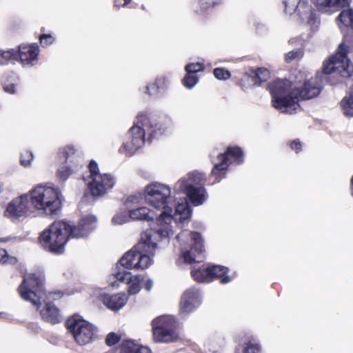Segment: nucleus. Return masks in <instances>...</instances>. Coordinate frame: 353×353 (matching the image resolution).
Here are the masks:
<instances>
[{
  "label": "nucleus",
  "instance_id": "14",
  "mask_svg": "<svg viewBox=\"0 0 353 353\" xmlns=\"http://www.w3.org/2000/svg\"><path fill=\"white\" fill-rule=\"evenodd\" d=\"M152 258L153 256L134 245L121 258L119 264L127 270H144L153 263Z\"/></svg>",
  "mask_w": 353,
  "mask_h": 353
},
{
  "label": "nucleus",
  "instance_id": "37",
  "mask_svg": "<svg viewBox=\"0 0 353 353\" xmlns=\"http://www.w3.org/2000/svg\"><path fill=\"white\" fill-rule=\"evenodd\" d=\"M343 112L348 117H353V91L341 101Z\"/></svg>",
  "mask_w": 353,
  "mask_h": 353
},
{
  "label": "nucleus",
  "instance_id": "41",
  "mask_svg": "<svg viewBox=\"0 0 353 353\" xmlns=\"http://www.w3.org/2000/svg\"><path fill=\"white\" fill-rule=\"evenodd\" d=\"M17 262L15 256L8 254L5 249H0V264L14 265Z\"/></svg>",
  "mask_w": 353,
  "mask_h": 353
},
{
  "label": "nucleus",
  "instance_id": "35",
  "mask_svg": "<svg viewBox=\"0 0 353 353\" xmlns=\"http://www.w3.org/2000/svg\"><path fill=\"white\" fill-rule=\"evenodd\" d=\"M18 60V54L14 49H0V65H7L12 61Z\"/></svg>",
  "mask_w": 353,
  "mask_h": 353
},
{
  "label": "nucleus",
  "instance_id": "9",
  "mask_svg": "<svg viewBox=\"0 0 353 353\" xmlns=\"http://www.w3.org/2000/svg\"><path fill=\"white\" fill-rule=\"evenodd\" d=\"M65 324L74 341L79 345L89 344L97 338V327L79 314L69 317Z\"/></svg>",
  "mask_w": 353,
  "mask_h": 353
},
{
  "label": "nucleus",
  "instance_id": "27",
  "mask_svg": "<svg viewBox=\"0 0 353 353\" xmlns=\"http://www.w3.org/2000/svg\"><path fill=\"white\" fill-rule=\"evenodd\" d=\"M119 353H152V352L148 347L134 340L128 339L123 341L120 345Z\"/></svg>",
  "mask_w": 353,
  "mask_h": 353
},
{
  "label": "nucleus",
  "instance_id": "23",
  "mask_svg": "<svg viewBox=\"0 0 353 353\" xmlns=\"http://www.w3.org/2000/svg\"><path fill=\"white\" fill-rule=\"evenodd\" d=\"M128 301V296L125 293H117L114 294H104L102 302L110 310L118 311L121 310Z\"/></svg>",
  "mask_w": 353,
  "mask_h": 353
},
{
  "label": "nucleus",
  "instance_id": "46",
  "mask_svg": "<svg viewBox=\"0 0 353 353\" xmlns=\"http://www.w3.org/2000/svg\"><path fill=\"white\" fill-rule=\"evenodd\" d=\"M39 39L43 47H48L54 42V37L50 34H43L40 35Z\"/></svg>",
  "mask_w": 353,
  "mask_h": 353
},
{
  "label": "nucleus",
  "instance_id": "2",
  "mask_svg": "<svg viewBox=\"0 0 353 353\" xmlns=\"http://www.w3.org/2000/svg\"><path fill=\"white\" fill-rule=\"evenodd\" d=\"M143 196L148 205L162 210L157 218L158 232L163 236H168L172 232L171 223L173 222L171 188L163 183H151L145 186Z\"/></svg>",
  "mask_w": 353,
  "mask_h": 353
},
{
  "label": "nucleus",
  "instance_id": "25",
  "mask_svg": "<svg viewBox=\"0 0 353 353\" xmlns=\"http://www.w3.org/2000/svg\"><path fill=\"white\" fill-rule=\"evenodd\" d=\"M191 209L186 199H183L181 202H178L175 208V212L172 216L173 217L172 225L178 221L183 223L190 219L191 216Z\"/></svg>",
  "mask_w": 353,
  "mask_h": 353
},
{
  "label": "nucleus",
  "instance_id": "20",
  "mask_svg": "<svg viewBox=\"0 0 353 353\" xmlns=\"http://www.w3.org/2000/svg\"><path fill=\"white\" fill-rule=\"evenodd\" d=\"M18 59L24 67H32L37 64L39 52L37 44H21L18 50Z\"/></svg>",
  "mask_w": 353,
  "mask_h": 353
},
{
  "label": "nucleus",
  "instance_id": "30",
  "mask_svg": "<svg viewBox=\"0 0 353 353\" xmlns=\"http://www.w3.org/2000/svg\"><path fill=\"white\" fill-rule=\"evenodd\" d=\"M337 25L341 31L350 28L353 30V10L352 9L343 10L337 19Z\"/></svg>",
  "mask_w": 353,
  "mask_h": 353
},
{
  "label": "nucleus",
  "instance_id": "28",
  "mask_svg": "<svg viewBox=\"0 0 353 353\" xmlns=\"http://www.w3.org/2000/svg\"><path fill=\"white\" fill-rule=\"evenodd\" d=\"M131 221H151L154 219V213L147 207H139L129 210Z\"/></svg>",
  "mask_w": 353,
  "mask_h": 353
},
{
  "label": "nucleus",
  "instance_id": "17",
  "mask_svg": "<svg viewBox=\"0 0 353 353\" xmlns=\"http://www.w3.org/2000/svg\"><path fill=\"white\" fill-rule=\"evenodd\" d=\"M296 12L301 23L307 26L312 32L316 31L321 24L319 15L314 10L308 0H299Z\"/></svg>",
  "mask_w": 353,
  "mask_h": 353
},
{
  "label": "nucleus",
  "instance_id": "56",
  "mask_svg": "<svg viewBox=\"0 0 353 353\" xmlns=\"http://www.w3.org/2000/svg\"><path fill=\"white\" fill-rule=\"evenodd\" d=\"M284 4L285 6V10H287V4H286V2H284Z\"/></svg>",
  "mask_w": 353,
  "mask_h": 353
},
{
  "label": "nucleus",
  "instance_id": "45",
  "mask_svg": "<svg viewBox=\"0 0 353 353\" xmlns=\"http://www.w3.org/2000/svg\"><path fill=\"white\" fill-rule=\"evenodd\" d=\"M185 70L186 72L196 74L198 72L202 71L203 70V66L200 63H190L185 66Z\"/></svg>",
  "mask_w": 353,
  "mask_h": 353
},
{
  "label": "nucleus",
  "instance_id": "36",
  "mask_svg": "<svg viewBox=\"0 0 353 353\" xmlns=\"http://www.w3.org/2000/svg\"><path fill=\"white\" fill-rule=\"evenodd\" d=\"M251 74L254 78V84L259 85L263 81H267L270 77V72L264 68H259L251 70Z\"/></svg>",
  "mask_w": 353,
  "mask_h": 353
},
{
  "label": "nucleus",
  "instance_id": "16",
  "mask_svg": "<svg viewBox=\"0 0 353 353\" xmlns=\"http://www.w3.org/2000/svg\"><path fill=\"white\" fill-rule=\"evenodd\" d=\"M157 219H156V226L154 230L149 229L141 234L139 241L136 245V248L149 253L151 256H154L155 251L158 246L159 239H168L174 234V226L171 223L172 232L166 236H163L158 232Z\"/></svg>",
  "mask_w": 353,
  "mask_h": 353
},
{
  "label": "nucleus",
  "instance_id": "55",
  "mask_svg": "<svg viewBox=\"0 0 353 353\" xmlns=\"http://www.w3.org/2000/svg\"><path fill=\"white\" fill-rule=\"evenodd\" d=\"M218 350H218V349H216V348H214L213 350H212V351L213 352H217Z\"/></svg>",
  "mask_w": 353,
  "mask_h": 353
},
{
  "label": "nucleus",
  "instance_id": "4",
  "mask_svg": "<svg viewBox=\"0 0 353 353\" xmlns=\"http://www.w3.org/2000/svg\"><path fill=\"white\" fill-rule=\"evenodd\" d=\"M206 181L203 172L194 170L179 179L174 185L176 192L184 194L194 206L203 205L208 194L204 185Z\"/></svg>",
  "mask_w": 353,
  "mask_h": 353
},
{
  "label": "nucleus",
  "instance_id": "18",
  "mask_svg": "<svg viewBox=\"0 0 353 353\" xmlns=\"http://www.w3.org/2000/svg\"><path fill=\"white\" fill-rule=\"evenodd\" d=\"M201 294L199 289L190 288L183 293L180 301V314L186 316L197 309L201 303Z\"/></svg>",
  "mask_w": 353,
  "mask_h": 353
},
{
  "label": "nucleus",
  "instance_id": "21",
  "mask_svg": "<svg viewBox=\"0 0 353 353\" xmlns=\"http://www.w3.org/2000/svg\"><path fill=\"white\" fill-rule=\"evenodd\" d=\"M97 220L94 215H86L83 216L78 225H71L70 235L73 238H83L86 236L97 227Z\"/></svg>",
  "mask_w": 353,
  "mask_h": 353
},
{
  "label": "nucleus",
  "instance_id": "15",
  "mask_svg": "<svg viewBox=\"0 0 353 353\" xmlns=\"http://www.w3.org/2000/svg\"><path fill=\"white\" fill-rule=\"evenodd\" d=\"M34 211V209L28 192L12 199L8 204L4 216L10 219H16L30 216L33 214Z\"/></svg>",
  "mask_w": 353,
  "mask_h": 353
},
{
  "label": "nucleus",
  "instance_id": "22",
  "mask_svg": "<svg viewBox=\"0 0 353 353\" xmlns=\"http://www.w3.org/2000/svg\"><path fill=\"white\" fill-rule=\"evenodd\" d=\"M319 11L331 14L339 9L349 6L351 0H312Z\"/></svg>",
  "mask_w": 353,
  "mask_h": 353
},
{
  "label": "nucleus",
  "instance_id": "1",
  "mask_svg": "<svg viewBox=\"0 0 353 353\" xmlns=\"http://www.w3.org/2000/svg\"><path fill=\"white\" fill-rule=\"evenodd\" d=\"M272 106L282 113L294 114L299 108L300 99H310L318 96L321 87L316 78L304 71L297 72L289 80L277 79L269 85Z\"/></svg>",
  "mask_w": 353,
  "mask_h": 353
},
{
  "label": "nucleus",
  "instance_id": "47",
  "mask_svg": "<svg viewBox=\"0 0 353 353\" xmlns=\"http://www.w3.org/2000/svg\"><path fill=\"white\" fill-rule=\"evenodd\" d=\"M302 57V51L300 50H294L292 51H290L288 52L285 54V61L287 62H290L294 59L300 58Z\"/></svg>",
  "mask_w": 353,
  "mask_h": 353
},
{
  "label": "nucleus",
  "instance_id": "54",
  "mask_svg": "<svg viewBox=\"0 0 353 353\" xmlns=\"http://www.w3.org/2000/svg\"><path fill=\"white\" fill-rule=\"evenodd\" d=\"M115 6H119V3H118V1H114Z\"/></svg>",
  "mask_w": 353,
  "mask_h": 353
},
{
  "label": "nucleus",
  "instance_id": "50",
  "mask_svg": "<svg viewBox=\"0 0 353 353\" xmlns=\"http://www.w3.org/2000/svg\"><path fill=\"white\" fill-rule=\"evenodd\" d=\"M153 285H154V282H153L152 279H146V281L144 283L143 288L146 291L150 292L152 289Z\"/></svg>",
  "mask_w": 353,
  "mask_h": 353
},
{
  "label": "nucleus",
  "instance_id": "10",
  "mask_svg": "<svg viewBox=\"0 0 353 353\" xmlns=\"http://www.w3.org/2000/svg\"><path fill=\"white\" fill-rule=\"evenodd\" d=\"M350 46L345 42L339 46L336 53L323 63V72L325 74L337 73L343 77H350L353 74V64L347 57Z\"/></svg>",
  "mask_w": 353,
  "mask_h": 353
},
{
  "label": "nucleus",
  "instance_id": "19",
  "mask_svg": "<svg viewBox=\"0 0 353 353\" xmlns=\"http://www.w3.org/2000/svg\"><path fill=\"white\" fill-rule=\"evenodd\" d=\"M114 276L117 281L127 284V291L129 295H135L140 292L144 279L143 276L132 275L130 272L124 270H117L114 273Z\"/></svg>",
  "mask_w": 353,
  "mask_h": 353
},
{
  "label": "nucleus",
  "instance_id": "38",
  "mask_svg": "<svg viewBox=\"0 0 353 353\" xmlns=\"http://www.w3.org/2000/svg\"><path fill=\"white\" fill-rule=\"evenodd\" d=\"M129 210H119L112 218V224L114 225H121L128 223L130 221Z\"/></svg>",
  "mask_w": 353,
  "mask_h": 353
},
{
  "label": "nucleus",
  "instance_id": "44",
  "mask_svg": "<svg viewBox=\"0 0 353 353\" xmlns=\"http://www.w3.org/2000/svg\"><path fill=\"white\" fill-rule=\"evenodd\" d=\"M214 77L219 80H226L230 77V72L221 68H218L214 70Z\"/></svg>",
  "mask_w": 353,
  "mask_h": 353
},
{
  "label": "nucleus",
  "instance_id": "24",
  "mask_svg": "<svg viewBox=\"0 0 353 353\" xmlns=\"http://www.w3.org/2000/svg\"><path fill=\"white\" fill-rule=\"evenodd\" d=\"M4 92L10 94H17L20 85L19 77L13 72H6L1 79Z\"/></svg>",
  "mask_w": 353,
  "mask_h": 353
},
{
  "label": "nucleus",
  "instance_id": "40",
  "mask_svg": "<svg viewBox=\"0 0 353 353\" xmlns=\"http://www.w3.org/2000/svg\"><path fill=\"white\" fill-rule=\"evenodd\" d=\"M142 199L141 194H134L128 196L123 202L125 210H129L133 209L132 207L139 204Z\"/></svg>",
  "mask_w": 353,
  "mask_h": 353
},
{
  "label": "nucleus",
  "instance_id": "43",
  "mask_svg": "<svg viewBox=\"0 0 353 353\" xmlns=\"http://www.w3.org/2000/svg\"><path fill=\"white\" fill-rule=\"evenodd\" d=\"M34 159L33 153L31 151L26 150L21 153L20 163L23 167H29Z\"/></svg>",
  "mask_w": 353,
  "mask_h": 353
},
{
  "label": "nucleus",
  "instance_id": "29",
  "mask_svg": "<svg viewBox=\"0 0 353 353\" xmlns=\"http://www.w3.org/2000/svg\"><path fill=\"white\" fill-rule=\"evenodd\" d=\"M191 274L193 279L199 283H208L211 281L210 265H202L194 266Z\"/></svg>",
  "mask_w": 353,
  "mask_h": 353
},
{
  "label": "nucleus",
  "instance_id": "48",
  "mask_svg": "<svg viewBox=\"0 0 353 353\" xmlns=\"http://www.w3.org/2000/svg\"><path fill=\"white\" fill-rule=\"evenodd\" d=\"M119 340V337L114 333H110L106 338V343L108 345H113L116 344Z\"/></svg>",
  "mask_w": 353,
  "mask_h": 353
},
{
  "label": "nucleus",
  "instance_id": "31",
  "mask_svg": "<svg viewBox=\"0 0 353 353\" xmlns=\"http://www.w3.org/2000/svg\"><path fill=\"white\" fill-rule=\"evenodd\" d=\"M228 268L221 265H210L211 281L214 279H219L222 284L231 281L232 279L228 276Z\"/></svg>",
  "mask_w": 353,
  "mask_h": 353
},
{
  "label": "nucleus",
  "instance_id": "32",
  "mask_svg": "<svg viewBox=\"0 0 353 353\" xmlns=\"http://www.w3.org/2000/svg\"><path fill=\"white\" fill-rule=\"evenodd\" d=\"M80 162L66 163L61 165L57 170V177L62 181H65L70 175H72L79 167Z\"/></svg>",
  "mask_w": 353,
  "mask_h": 353
},
{
  "label": "nucleus",
  "instance_id": "11",
  "mask_svg": "<svg viewBox=\"0 0 353 353\" xmlns=\"http://www.w3.org/2000/svg\"><path fill=\"white\" fill-rule=\"evenodd\" d=\"M88 169V185L93 196H103L114 186V177L110 174L100 172L98 164L94 161L90 162Z\"/></svg>",
  "mask_w": 353,
  "mask_h": 353
},
{
  "label": "nucleus",
  "instance_id": "26",
  "mask_svg": "<svg viewBox=\"0 0 353 353\" xmlns=\"http://www.w3.org/2000/svg\"><path fill=\"white\" fill-rule=\"evenodd\" d=\"M41 318L52 324H56L61 321V316L57 307L50 303H46L44 307L40 310Z\"/></svg>",
  "mask_w": 353,
  "mask_h": 353
},
{
  "label": "nucleus",
  "instance_id": "51",
  "mask_svg": "<svg viewBox=\"0 0 353 353\" xmlns=\"http://www.w3.org/2000/svg\"><path fill=\"white\" fill-rule=\"evenodd\" d=\"M214 3V0H201V5L203 9L213 6Z\"/></svg>",
  "mask_w": 353,
  "mask_h": 353
},
{
  "label": "nucleus",
  "instance_id": "12",
  "mask_svg": "<svg viewBox=\"0 0 353 353\" xmlns=\"http://www.w3.org/2000/svg\"><path fill=\"white\" fill-rule=\"evenodd\" d=\"M243 161V154L240 148L236 146L228 147L224 153L218 155L213 161L214 168L212 170V176L215 178L216 182L220 181L225 175L228 167L233 164H239Z\"/></svg>",
  "mask_w": 353,
  "mask_h": 353
},
{
  "label": "nucleus",
  "instance_id": "6",
  "mask_svg": "<svg viewBox=\"0 0 353 353\" xmlns=\"http://www.w3.org/2000/svg\"><path fill=\"white\" fill-rule=\"evenodd\" d=\"M71 225L64 221H57L44 230L39 236L41 246L50 252L61 254L70 235Z\"/></svg>",
  "mask_w": 353,
  "mask_h": 353
},
{
  "label": "nucleus",
  "instance_id": "52",
  "mask_svg": "<svg viewBox=\"0 0 353 353\" xmlns=\"http://www.w3.org/2000/svg\"><path fill=\"white\" fill-rule=\"evenodd\" d=\"M124 1H125V2L123 5V7L127 6L128 3H130L132 1V0H124Z\"/></svg>",
  "mask_w": 353,
  "mask_h": 353
},
{
  "label": "nucleus",
  "instance_id": "8",
  "mask_svg": "<svg viewBox=\"0 0 353 353\" xmlns=\"http://www.w3.org/2000/svg\"><path fill=\"white\" fill-rule=\"evenodd\" d=\"M21 297L34 305H39L46 296L43 290L42 272H28L24 274L22 283L18 288Z\"/></svg>",
  "mask_w": 353,
  "mask_h": 353
},
{
  "label": "nucleus",
  "instance_id": "13",
  "mask_svg": "<svg viewBox=\"0 0 353 353\" xmlns=\"http://www.w3.org/2000/svg\"><path fill=\"white\" fill-rule=\"evenodd\" d=\"M154 340L157 342L168 343L177 339L175 321L172 316H161L152 321Z\"/></svg>",
  "mask_w": 353,
  "mask_h": 353
},
{
  "label": "nucleus",
  "instance_id": "42",
  "mask_svg": "<svg viewBox=\"0 0 353 353\" xmlns=\"http://www.w3.org/2000/svg\"><path fill=\"white\" fill-rule=\"evenodd\" d=\"M199 81V78L195 74L186 72L183 79V84L188 89L192 88Z\"/></svg>",
  "mask_w": 353,
  "mask_h": 353
},
{
  "label": "nucleus",
  "instance_id": "39",
  "mask_svg": "<svg viewBox=\"0 0 353 353\" xmlns=\"http://www.w3.org/2000/svg\"><path fill=\"white\" fill-rule=\"evenodd\" d=\"M166 83L165 77L157 79L156 81L146 86L145 93L149 95H154L163 88Z\"/></svg>",
  "mask_w": 353,
  "mask_h": 353
},
{
  "label": "nucleus",
  "instance_id": "53",
  "mask_svg": "<svg viewBox=\"0 0 353 353\" xmlns=\"http://www.w3.org/2000/svg\"><path fill=\"white\" fill-rule=\"evenodd\" d=\"M54 295H56V294H55V293H54V294L49 293V294H48V299H50L52 296H54Z\"/></svg>",
  "mask_w": 353,
  "mask_h": 353
},
{
  "label": "nucleus",
  "instance_id": "49",
  "mask_svg": "<svg viewBox=\"0 0 353 353\" xmlns=\"http://www.w3.org/2000/svg\"><path fill=\"white\" fill-rule=\"evenodd\" d=\"M301 143L300 141H293L291 143H290V147L292 150H295L296 152H298L299 151H300L301 150Z\"/></svg>",
  "mask_w": 353,
  "mask_h": 353
},
{
  "label": "nucleus",
  "instance_id": "33",
  "mask_svg": "<svg viewBox=\"0 0 353 353\" xmlns=\"http://www.w3.org/2000/svg\"><path fill=\"white\" fill-rule=\"evenodd\" d=\"M236 353H262V350L260 344L252 339L239 345Z\"/></svg>",
  "mask_w": 353,
  "mask_h": 353
},
{
  "label": "nucleus",
  "instance_id": "3",
  "mask_svg": "<svg viewBox=\"0 0 353 353\" xmlns=\"http://www.w3.org/2000/svg\"><path fill=\"white\" fill-rule=\"evenodd\" d=\"M34 210L47 216L56 214L61 208L63 196L54 186L39 184L29 191Z\"/></svg>",
  "mask_w": 353,
  "mask_h": 353
},
{
  "label": "nucleus",
  "instance_id": "7",
  "mask_svg": "<svg viewBox=\"0 0 353 353\" xmlns=\"http://www.w3.org/2000/svg\"><path fill=\"white\" fill-rule=\"evenodd\" d=\"M181 249V259L186 263L199 262L203 259L204 241L196 232L182 231L176 236Z\"/></svg>",
  "mask_w": 353,
  "mask_h": 353
},
{
  "label": "nucleus",
  "instance_id": "5",
  "mask_svg": "<svg viewBox=\"0 0 353 353\" xmlns=\"http://www.w3.org/2000/svg\"><path fill=\"white\" fill-rule=\"evenodd\" d=\"M154 125L147 115L139 114L134 125L129 130L126 139L119 148V152L125 155H132L145 143L146 133L154 137L157 134Z\"/></svg>",
  "mask_w": 353,
  "mask_h": 353
},
{
  "label": "nucleus",
  "instance_id": "34",
  "mask_svg": "<svg viewBox=\"0 0 353 353\" xmlns=\"http://www.w3.org/2000/svg\"><path fill=\"white\" fill-rule=\"evenodd\" d=\"M77 152V149L73 145H67L59 150V153L64 157L66 163L80 162L76 157Z\"/></svg>",
  "mask_w": 353,
  "mask_h": 353
}]
</instances>
